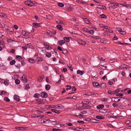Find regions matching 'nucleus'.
I'll return each mask as SVG.
<instances>
[{
	"label": "nucleus",
	"instance_id": "nucleus-1",
	"mask_svg": "<svg viewBox=\"0 0 131 131\" xmlns=\"http://www.w3.org/2000/svg\"><path fill=\"white\" fill-rule=\"evenodd\" d=\"M25 4L26 5L30 6H33L34 5L33 2L30 0L28 1L25 2Z\"/></svg>",
	"mask_w": 131,
	"mask_h": 131
},
{
	"label": "nucleus",
	"instance_id": "nucleus-2",
	"mask_svg": "<svg viewBox=\"0 0 131 131\" xmlns=\"http://www.w3.org/2000/svg\"><path fill=\"white\" fill-rule=\"evenodd\" d=\"M118 4L116 3H114L113 5H111L109 6V7L111 8H116L119 6Z\"/></svg>",
	"mask_w": 131,
	"mask_h": 131
},
{
	"label": "nucleus",
	"instance_id": "nucleus-3",
	"mask_svg": "<svg viewBox=\"0 0 131 131\" xmlns=\"http://www.w3.org/2000/svg\"><path fill=\"white\" fill-rule=\"evenodd\" d=\"M41 96L43 98H46L48 96L46 92H42L41 94Z\"/></svg>",
	"mask_w": 131,
	"mask_h": 131
},
{
	"label": "nucleus",
	"instance_id": "nucleus-4",
	"mask_svg": "<svg viewBox=\"0 0 131 131\" xmlns=\"http://www.w3.org/2000/svg\"><path fill=\"white\" fill-rule=\"evenodd\" d=\"M41 23H33V25L34 27L35 28H37L40 26Z\"/></svg>",
	"mask_w": 131,
	"mask_h": 131
},
{
	"label": "nucleus",
	"instance_id": "nucleus-5",
	"mask_svg": "<svg viewBox=\"0 0 131 131\" xmlns=\"http://www.w3.org/2000/svg\"><path fill=\"white\" fill-rule=\"evenodd\" d=\"M103 27L105 28V29L106 30L105 31L107 32H109L112 33L113 32V31L112 30H110L108 28L107 26H104Z\"/></svg>",
	"mask_w": 131,
	"mask_h": 131
},
{
	"label": "nucleus",
	"instance_id": "nucleus-6",
	"mask_svg": "<svg viewBox=\"0 0 131 131\" xmlns=\"http://www.w3.org/2000/svg\"><path fill=\"white\" fill-rule=\"evenodd\" d=\"M93 85L94 87L97 88H99L100 86V84L96 82H93Z\"/></svg>",
	"mask_w": 131,
	"mask_h": 131
},
{
	"label": "nucleus",
	"instance_id": "nucleus-7",
	"mask_svg": "<svg viewBox=\"0 0 131 131\" xmlns=\"http://www.w3.org/2000/svg\"><path fill=\"white\" fill-rule=\"evenodd\" d=\"M65 42V41L62 40L58 41V43H59V45L60 46H61L62 44H64Z\"/></svg>",
	"mask_w": 131,
	"mask_h": 131
},
{
	"label": "nucleus",
	"instance_id": "nucleus-8",
	"mask_svg": "<svg viewBox=\"0 0 131 131\" xmlns=\"http://www.w3.org/2000/svg\"><path fill=\"white\" fill-rule=\"evenodd\" d=\"M15 100L17 101H20V99L18 96L15 95V96L14 98Z\"/></svg>",
	"mask_w": 131,
	"mask_h": 131
},
{
	"label": "nucleus",
	"instance_id": "nucleus-9",
	"mask_svg": "<svg viewBox=\"0 0 131 131\" xmlns=\"http://www.w3.org/2000/svg\"><path fill=\"white\" fill-rule=\"evenodd\" d=\"M0 46H1L5 48V46L4 44V43L2 40H0Z\"/></svg>",
	"mask_w": 131,
	"mask_h": 131
},
{
	"label": "nucleus",
	"instance_id": "nucleus-10",
	"mask_svg": "<svg viewBox=\"0 0 131 131\" xmlns=\"http://www.w3.org/2000/svg\"><path fill=\"white\" fill-rule=\"evenodd\" d=\"M56 27L60 30L61 31L63 30V28L62 27V26L60 25H57Z\"/></svg>",
	"mask_w": 131,
	"mask_h": 131
},
{
	"label": "nucleus",
	"instance_id": "nucleus-11",
	"mask_svg": "<svg viewBox=\"0 0 131 131\" xmlns=\"http://www.w3.org/2000/svg\"><path fill=\"white\" fill-rule=\"evenodd\" d=\"M84 71H81L80 70H78L77 71V73L78 74H79L81 75H82L84 73Z\"/></svg>",
	"mask_w": 131,
	"mask_h": 131
},
{
	"label": "nucleus",
	"instance_id": "nucleus-12",
	"mask_svg": "<svg viewBox=\"0 0 131 131\" xmlns=\"http://www.w3.org/2000/svg\"><path fill=\"white\" fill-rule=\"evenodd\" d=\"M104 107V105L103 104L97 106L96 108L98 109H99L100 108H102Z\"/></svg>",
	"mask_w": 131,
	"mask_h": 131
},
{
	"label": "nucleus",
	"instance_id": "nucleus-13",
	"mask_svg": "<svg viewBox=\"0 0 131 131\" xmlns=\"http://www.w3.org/2000/svg\"><path fill=\"white\" fill-rule=\"evenodd\" d=\"M100 87L102 88H105L106 87V84L104 83H102L100 84Z\"/></svg>",
	"mask_w": 131,
	"mask_h": 131
},
{
	"label": "nucleus",
	"instance_id": "nucleus-14",
	"mask_svg": "<svg viewBox=\"0 0 131 131\" xmlns=\"http://www.w3.org/2000/svg\"><path fill=\"white\" fill-rule=\"evenodd\" d=\"M50 87L51 86L50 85H46L45 89L46 90H48L50 89Z\"/></svg>",
	"mask_w": 131,
	"mask_h": 131
},
{
	"label": "nucleus",
	"instance_id": "nucleus-15",
	"mask_svg": "<svg viewBox=\"0 0 131 131\" xmlns=\"http://www.w3.org/2000/svg\"><path fill=\"white\" fill-rule=\"evenodd\" d=\"M108 93L109 94H110L111 95H113L115 94V92L114 91H112L111 90H108Z\"/></svg>",
	"mask_w": 131,
	"mask_h": 131
},
{
	"label": "nucleus",
	"instance_id": "nucleus-16",
	"mask_svg": "<svg viewBox=\"0 0 131 131\" xmlns=\"http://www.w3.org/2000/svg\"><path fill=\"white\" fill-rule=\"evenodd\" d=\"M123 5L128 8H131V5L129 4H126V5Z\"/></svg>",
	"mask_w": 131,
	"mask_h": 131
},
{
	"label": "nucleus",
	"instance_id": "nucleus-17",
	"mask_svg": "<svg viewBox=\"0 0 131 131\" xmlns=\"http://www.w3.org/2000/svg\"><path fill=\"white\" fill-rule=\"evenodd\" d=\"M96 118L99 119H103L104 118V117H102V116H96Z\"/></svg>",
	"mask_w": 131,
	"mask_h": 131
},
{
	"label": "nucleus",
	"instance_id": "nucleus-18",
	"mask_svg": "<svg viewBox=\"0 0 131 131\" xmlns=\"http://www.w3.org/2000/svg\"><path fill=\"white\" fill-rule=\"evenodd\" d=\"M118 97H113L112 98V101L113 102H117V99L118 98Z\"/></svg>",
	"mask_w": 131,
	"mask_h": 131
},
{
	"label": "nucleus",
	"instance_id": "nucleus-19",
	"mask_svg": "<svg viewBox=\"0 0 131 131\" xmlns=\"http://www.w3.org/2000/svg\"><path fill=\"white\" fill-rule=\"evenodd\" d=\"M51 111L53 112H54L55 113L59 114L60 113V112L59 111L56 110L55 109H52Z\"/></svg>",
	"mask_w": 131,
	"mask_h": 131
},
{
	"label": "nucleus",
	"instance_id": "nucleus-20",
	"mask_svg": "<svg viewBox=\"0 0 131 131\" xmlns=\"http://www.w3.org/2000/svg\"><path fill=\"white\" fill-rule=\"evenodd\" d=\"M28 61L31 63H34L35 62V60L32 59H28Z\"/></svg>",
	"mask_w": 131,
	"mask_h": 131
},
{
	"label": "nucleus",
	"instance_id": "nucleus-21",
	"mask_svg": "<svg viewBox=\"0 0 131 131\" xmlns=\"http://www.w3.org/2000/svg\"><path fill=\"white\" fill-rule=\"evenodd\" d=\"M97 121L96 120L93 119H90V121L92 123H97Z\"/></svg>",
	"mask_w": 131,
	"mask_h": 131
},
{
	"label": "nucleus",
	"instance_id": "nucleus-22",
	"mask_svg": "<svg viewBox=\"0 0 131 131\" xmlns=\"http://www.w3.org/2000/svg\"><path fill=\"white\" fill-rule=\"evenodd\" d=\"M16 57L18 61H20L21 59H23L20 56H16Z\"/></svg>",
	"mask_w": 131,
	"mask_h": 131
},
{
	"label": "nucleus",
	"instance_id": "nucleus-23",
	"mask_svg": "<svg viewBox=\"0 0 131 131\" xmlns=\"http://www.w3.org/2000/svg\"><path fill=\"white\" fill-rule=\"evenodd\" d=\"M60 7H62L64 6V5L62 3H59L57 4Z\"/></svg>",
	"mask_w": 131,
	"mask_h": 131
},
{
	"label": "nucleus",
	"instance_id": "nucleus-24",
	"mask_svg": "<svg viewBox=\"0 0 131 131\" xmlns=\"http://www.w3.org/2000/svg\"><path fill=\"white\" fill-rule=\"evenodd\" d=\"M46 56L47 57L49 58L51 56V53L50 52H47L46 53Z\"/></svg>",
	"mask_w": 131,
	"mask_h": 131
},
{
	"label": "nucleus",
	"instance_id": "nucleus-25",
	"mask_svg": "<svg viewBox=\"0 0 131 131\" xmlns=\"http://www.w3.org/2000/svg\"><path fill=\"white\" fill-rule=\"evenodd\" d=\"M62 50L63 51L62 53L64 54H66L68 52L67 50L65 49H63Z\"/></svg>",
	"mask_w": 131,
	"mask_h": 131
},
{
	"label": "nucleus",
	"instance_id": "nucleus-26",
	"mask_svg": "<svg viewBox=\"0 0 131 131\" xmlns=\"http://www.w3.org/2000/svg\"><path fill=\"white\" fill-rule=\"evenodd\" d=\"M15 61L14 60H13L12 61H11L10 62V64L11 65H13L15 63Z\"/></svg>",
	"mask_w": 131,
	"mask_h": 131
},
{
	"label": "nucleus",
	"instance_id": "nucleus-27",
	"mask_svg": "<svg viewBox=\"0 0 131 131\" xmlns=\"http://www.w3.org/2000/svg\"><path fill=\"white\" fill-rule=\"evenodd\" d=\"M63 39L64 40L67 42H69L70 41L69 39L67 37H64Z\"/></svg>",
	"mask_w": 131,
	"mask_h": 131
},
{
	"label": "nucleus",
	"instance_id": "nucleus-28",
	"mask_svg": "<svg viewBox=\"0 0 131 131\" xmlns=\"http://www.w3.org/2000/svg\"><path fill=\"white\" fill-rule=\"evenodd\" d=\"M100 16H101L100 18H106V16L103 14L101 15Z\"/></svg>",
	"mask_w": 131,
	"mask_h": 131
},
{
	"label": "nucleus",
	"instance_id": "nucleus-29",
	"mask_svg": "<svg viewBox=\"0 0 131 131\" xmlns=\"http://www.w3.org/2000/svg\"><path fill=\"white\" fill-rule=\"evenodd\" d=\"M15 83L16 84H18L20 83V81L19 80L16 79L15 80Z\"/></svg>",
	"mask_w": 131,
	"mask_h": 131
},
{
	"label": "nucleus",
	"instance_id": "nucleus-30",
	"mask_svg": "<svg viewBox=\"0 0 131 131\" xmlns=\"http://www.w3.org/2000/svg\"><path fill=\"white\" fill-rule=\"evenodd\" d=\"M21 33L24 36H26V33L25 31L22 30V31Z\"/></svg>",
	"mask_w": 131,
	"mask_h": 131
},
{
	"label": "nucleus",
	"instance_id": "nucleus-31",
	"mask_svg": "<svg viewBox=\"0 0 131 131\" xmlns=\"http://www.w3.org/2000/svg\"><path fill=\"white\" fill-rule=\"evenodd\" d=\"M46 47L47 48V49L48 50H51V47L49 45H46Z\"/></svg>",
	"mask_w": 131,
	"mask_h": 131
},
{
	"label": "nucleus",
	"instance_id": "nucleus-32",
	"mask_svg": "<svg viewBox=\"0 0 131 131\" xmlns=\"http://www.w3.org/2000/svg\"><path fill=\"white\" fill-rule=\"evenodd\" d=\"M40 96V95L38 94H35L34 95V97L35 98H38L39 96Z\"/></svg>",
	"mask_w": 131,
	"mask_h": 131
},
{
	"label": "nucleus",
	"instance_id": "nucleus-33",
	"mask_svg": "<svg viewBox=\"0 0 131 131\" xmlns=\"http://www.w3.org/2000/svg\"><path fill=\"white\" fill-rule=\"evenodd\" d=\"M38 62L41 61L43 60L42 58L41 57H38Z\"/></svg>",
	"mask_w": 131,
	"mask_h": 131
},
{
	"label": "nucleus",
	"instance_id": "nucleus-34",
	"mask_svg": "<svg viewBox=\"0 0 131 131\" xmlns=\"http://www.w3.org/2000/svg\"><path fill=\"white\" fill-rule=\"evenodd\" d=\"M4 100L7 102H9L10 101L9 99L7 97H5L4 98Z\"/></svg>",
	"mask_w": 131,
	"mask_h": 131
},
{
	"label": "nucleus",
	"instance_id": "nucleus-35",
	"mask_svg": "<svg viewBox=\"0 0 131 131\" xmlns=\"http://www.w3.org/2000/svg\"><path fill=\"white\" fill-rule=\"evenodd\" d=\"M25 89L26 90H27L29 89V84H27L25 86Z\"/></svg>",
	"mask_w": 131,
	"mask_h": 131
},
{
	"label": "nucleus",
	"instance_id": "nucleus-36",
	"mask_svg": "<svg viewBox=\"0 0 131 131\" xmlns=\"http://www.w3.org/2000/svg\"><path fill=\"white\" fill-rule=\"evenodd\" d=\"M99 6H100V7L102 9H106V7L104 6H103L102 5H100Z\"/></svg>",
	"mask_w": 131,
	"mask_h": 131
},
{
	"label": "nucleus",
	"instance_id": "nucleus-37",
	"mask_svg": "<svg viewBox=\"0 0 131 131\" xmlns=\"http://www.w3.org/2000/svg\"><path fill=\"white\" fill-rule=\"evenodd\" d=\"M85 23L87 24H89L90 23L89 20H88L86 18H85Z\"/></svg>",
	"mask_w": 131,
	"mask_h": 131
},
{
	"label": "nucleus",
	"instance_id": "nucleus-38",
	"mask_svg": "<svg viewBox=\"0 0 131 131\" xmlns=\"http://www.w3.org/2000/svg\"><path fill=\"white\" fill-rule=\"evenodd\" d=\"M7 42H12V41H14L13 40H12L11 39H8L7 40Z\"/></svg>",
	"mask_w": 131,
	"mask_h": 131
},
{
	"label": "nucleus",
	"instance_id": "nucleus-39",
	"mask_svg": "<svg viewBox=\"0 0 131 131\" xmlns=\"http://www.w3.org/2000/svg\"><path fill=\"white\" fill-rule=\"evenodd\" d=\"M120 91V89H117L114 91V92H115V94L116 93H118Z\"/></svg>",
	"mask_w": 131,
	"mask_h": 131
},
{
	"label": "nucleus",
	"instance_id": "nucleus-40",
	"mask_svg": "<svg viewBox=\"0 0 131 131\" xmlns=\"http://www.w3.org/2000/svg\"><path fill=\"white\" fill-rule=\"evenodd\" d=\"M116 95L117 96H118L119 97H122L123 96V94H122L118 93Z\"/></svg>",
	"mask_w": 131,
	"mask_h": 131
},
{
	"label": "nucleus",
	"instance_id": "nucleus-41",
	"mask_svg": "<svg viewBox=\"0 0 131 131\" xmlns=\"http://www.w3.org/2000/svg\"><path fill=\"white\" fill-rule=\"evenodd\" d=\"M0 16L2 17H4L5 16H6V15L5 14H3L2 13H0Z\"/></svg>",
	"mask_w": 131,
	"mask_h": 131
},
{
	"label": "nucleus",
	"instance_id": "nucleus-42",
	"mask_svg": "<svg viewBox=\"0 0 131 131\" xmlns=\"http://www.w3.org/2000/svg\"><path fill=\"white\" fill-rule=\"evenodd\" d=\"M117 30L119 32H121V31L122 30V29L121 28H117Z\"/></svg>",
	"mask_w": 131,
	"mask_h": 131
},
{
	"label": "nucleus",
	"instance_id": "nucleus-43",
	"mask_svg": "<svg viewBox=\"0 0 131 131\" xmlns=\"http://www.w3.org/2000/svg\"><path fill=\"white\" fill-rule=\"evenodd\" d=\"M6 92L5 91H2L1 93V94H0V95H5L6 94Z\"/></svg>",
	"mask_w": 131,
	"mask_h": 131
},
{
	"label": "nucleus",
	"instance_id": "nucleus-44",
	"mask_svg": "<svg viewBox=\"0 0 131 131\" xmlns=\"http://www.w3.org/2000/svg\"><path fill=\"white\" fill-rule=\"evenodd\" d=\"M46 18L48 19H51V16L50 15H48V16L46 15Z\"/></svg>",
	"mask_w": 131,
	"mask_h": 131
},
{
	"label": "nucleus",
	"instance_id": "nucleus-45",
	"mask_svg": "<svg viewBox=\"0 0 131 131\" xmlns=\"http://www.w3.org/2000/svg\"><path fill=\"white\" fill-rule=\"evenodd\" d=\"M56 22L58 24H62L63 23V22L62 21L59 20L57 21Z\"/></svg>",
	"mask_w": 131,
	"mask_h": 131
},
{
	"label": "nucleus",
	"instance_id": "nucleus-46",
	"mask_svg": "<svg viewBox=\"0 0 131 131\" xmlns=\"http://www.w3.org/2000/svg\"><path fill=\"white\" fill-rule=\"evenodd\" d=\"M93 38L95 39H99L100 38V37L99 36H94L93 37Z\"/></svg>",
	"mask_w": 131,
	"mask_h": 131
},
{
	"label": "nucleus",
	"instance_id": "nucleus-47",
	"mask_svg": "<svg viewBox=\"0 0 131 131\" xmlns=\"http://www.w3.org/2000/svg\"><path fill=\"white\" fill-rule=\"evenodd\" d=\"M90 34L91 35L93 34L94 33V31L93 30H90Z\"/></svg>",
	"mask_w": 131,
	"mask_h": 131
},
{
	"label": "nucleus",
	"instance_id": "nucleus-48",
	"mask_svg": "<svg viewBox=\"0 0 131 131\" xmlns=\"http://www.w3.org/2000/svg\"><path fill=\"white\" fill-rule=\"evenodd\" d=\"M57 49L60 51H62V50L61 47L60 46H58V47Z\"/></svg>",
	"mask_w": 131,
	"mask_h": 131
},
{
	"label": "nucleus",
	"instance_id": "nucleus-49",
	"mask_svg": "<svg viewBox=\"0 0 131 131\" xmlns=\"http://www.w3.org/2000/svg\"><path fill=\"white\" fill-rule=\"evenodd\" d=\"M120 33L121 34L124 35L125 34V32L124 31H122V30L121 32H120Z\"/></svg>",
	"mask_w": 131,
	"mask_h": 131
},
{
	"label": "nucleus",
	"instance_id": "nucleus-50",
	"mask_svg": "<svg viewBox=\"0 0 131 131\" xmlns=\"http://www.w3.org/2000/svg\"><path fill=\"white\" fill-rule=\"evenodd\" d=\"M48 68L47 66H45L44 67V69L46 71H47L48 70Z\"/></svg>",
	"mask_w": 131,
	"mask_h": 131
},
{
	"label": "nucleus",
	"instance_id": "nucleus-51",
	"mask_svg": "<svg viewBox=\"0 0 131 131\" xmlns=\"http://www.w3.org/2000/svg\"><path fill=\"white\" fill-rule=\"evenodd\" d=\"M112 105L114 107H116L117 106V105L115 103H113L112 104Z\"/></svg>",
	"mask_w": 131,
	"mask_h": 131
},
{
	"label": "nucleus",
	"instance_id": "nucleus-52",
	"mask_svg": "<svg viewBox=\"0 0 131 131\" xmlns=\"http://www.w3.org/2000/svg\"><path fill=\"white\" fill-rule=\"evenodd\" d=\"M77 122L78 123H84V122L83 121H78Z\"/></svg>",
	"mask_w": 131,
	"mask_h": 131
},
{
	"label": "nucleus",
	"instance_id": "nucleus-53",
	"mask_svg": "<svg viewBox=\"0 0 131 131\" xmlns=\"http://www.w3.org/2000/svg\"><path fill=\"white\" fill-rule=\"evenodd\" d=\"M99 67H100V68L102 69L103 70H104V66H102V65H101V66H99Z\"/></svg>",
	"mask_w": 131,
	"mask_h": 131
},
{
	"label": "nucleus",
	"instance_id": "nucleus-54",
	"mask_svg": "<svg viewBox=\"0 0 131 131\" xmlns=\"http://www.w3.org/2000/svg\"><path fill=\"white\" fill-rule=\"evenodd\" d=\"M130 123V122L129 121H127L126 122V124H129Z\"/></svg>",
	"mask_w": 131,
	"mask_h": 131
},
{
	"label": "nucleus",
	"instance_id": "nucleus-55",
	"mask_svg": "<svg viewBox=\"0 0 131 131\" xmlns=\"http://www.w3.org/2000/svg\"><path fill=\"white\" fill-rule=\"evenodd\" d=\"M63 71L64 72H66L67 71V69L66 68H63Z\"/></svg>",
	"mask_w": 131,
	"mask_h": 131
},
{
	"label": "nucleus",
	"instance_id": "nucleus-56",
	"mask_svg": "<svg viewBox=\"0 0 131 131\" xmlns=\"http://www.w3.org/2000/svg\"><path fill=\"white\" fill-rule=\"evenodd\" d=\"M100 41L102 43H106V41H104L103 40H101Z\"/></svg>",
	"mask_w": 131,
	"mask_h": 131
},
{
	"label": "nucleus",
	"instance_id": "nucleus-57",
	"mask_svg": "<svg viewBox=\"0 0 131 131\" xmlns=\"http://www.w3.org/2000/svg\"><path fill=\"white\" fill-rule=\"evenodd\" d=\"M109 84L110 85H112L113 83V82L112 81H109L108 82Z\"/></svg>",
	"mask_w": 131,
	"mask_h": 131
},
{
	"label": "nucleus",
	"instance_id": "nucleus-58",
	"mask_svg": "<svg viewBox=\"0 0 131 131\" xmlns=\"http://www.w3.org/2000/svg\"><path fill=\"white\" fill-rule=\"evenodd\" d=\"M4 84L5 85H8V83L6 81H4Z\"/></svg>",
	"mask_w": 131,
	"mask_h": 131
},
{
	"label": "nucleus",
	"instance_id": "nucleus-59",
	"mask_svg": "<svg viewBox=\"0 0 131 131\" xmlns=\"http://www.w3.org/2000/svg\"><path fill=\"white\" fill-rule=\"evenodd\" d=\"M22 48L24 50H26L27 49V48L26 46L25 47L23 46L22 47Z\"/></svg>",
	"mask_w": 131,
	"mask_h": 131
},
{
	"label": "nucleus",
	"instance_id": "nucleus-60",
	"mask_svg": "<svg viewBox=\"0 0 131 131\" xmlns=\"http://www.w3.org/2000/svg\"><path fill=\"white\" fill-rule=\"evenodd\" d=\"M80 44L82 45H85V43L84 42V41H82L81 42V43H80Z\"/></svg>",
	"mask_w": 131,
	"mask_h": 131
},
{
	"label": "nucleus",
	"instance_id": "nucleus-61",
	"mask_svg": "<svg viewBox=\"0 0 131 131\" xmlns=\"http://www.w3.org/2000/svg\"><path fill=\"white\" fill-rule=\"evenodd\" d=\"M22 128V127H16V128L18 129V130H21V128Z\"/></svg>",
	"mask_w": 131,
	"mask_h": 131
},
{
	"label": "nucleus",
	"instance_id": "nucleus-62",
	"mask_svg": "<svg viewBox=\"0 0 131 131\" xmlns=\"http://www.w3.org/2000/svg\"><path fill=\"white\" fill-rule=\"evenodd\" d=\"M18 27L16 25H14V28H15V29H17L18 28Z\"/></svg>",
	"mask_w": 131,
	"mask_h": 131
},
{
	"label": "nucleus",
	"instance_id": "nucleus-63",
	"mask_svg": "<svg viewBox=\"0 0 131 131\" xmlns=\"http://www.w3.org/2000/svg\"><path fill=\"white\" fill-rule=\"evenodd\" d=\"M60 104H58L57 105H56V106L57 107V108H60Z\"/></svg>",
	"mask_w": 131,
	"mask_h": 131
},
{
	"label": "nucleus",
	"instance_id": "nucleus-64",
	"mask_svg": "<svg viewBox=\"0 0 131 131\" xmlns=\"http://www.w3.org/2000/svg\"><path fill=\"white\" fill-rule=\"evenodd\" d=\"M127 93L128 94H130L131 93V90H129L127 91Z\"/></svg>",
	"mask_w": 131,
	"mask_h": 131
}]
</instances>
